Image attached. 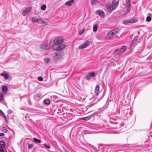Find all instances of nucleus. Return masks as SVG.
<instances>
[{"mask_svg": "<svg viewBox=\"0 0 152 152\" xmlns=\"http://www.w3.org/2000/svg\"><path fill=\"white\" fill-rule=\"evenodd\" d=\"M8 113L9 114H10L12 113V111L11 110H9L8 111Z\"/></svg>", "mask_w": 152, "mask_h": 152, "instance_id": "40", "label": "nucleus"}, {"mask_svg": "<svg viewBox=\"0 0 152 152\" xmlns=\"http://www.w3.org/2000/svg\"><path fill=\"white\" fill-rule=\"evenodd\" d=\"M44 61L45 63L48 64L50 62V58L46 57L44 59Z\"/></svg>", "mask_w": 152, "mask_h": 152, "instance_id": "20", "label": "nucleus"}, {"mask_svg": "<svg viewBox=\"0 0 152 152\" xmlns=\"http://www.w3.org/2000/svg\"><path fill=\"white\" fill-rule=\"evenodd\" d=\"M37 23L44 25L46 24V22L43 19L40 18H38V21Z\"/></svg>", "mask_w": 152, "mask_h": 152, "instance_id": "11", "label": "nucleus"}, {"mask_svg": "<svg viewBox=\"0 0 152 152\" xmlns=\"http://www.w3.org/2000/svg\"><path fill=\"white\" fill-rule=\"evenodd\" d=\"M32 8L31 7H29L25 9L23 11L22 14L23 16L27 15L31 10Z\"/></svg>", "mask_w": 152, "mask_h": 152, "instance_id": "6", "label": "nucleus"}, {"mask_svg": "<svg viewBox=\"0 0 152 152\" xmlns=\"http://www.w3.org/2000/svg\"><path fill=\"white\" fill-rule=\"evenodd\" d=\"M44 103L45 104L48 105L50 103V101L49 99H46L44 101Z\"/></svg>", "mask_w": 152, "mask_h": 152, "instance_id": "23", "label": "nucleus"}, {"mask_svg": "<svg viewBox=\"0 0 152 152\" xmlns=\"http://www.w3.org/2000/svg\"><path fill=\"white\" fill-rule=\"evenodd\" d=\"M7 87L6 86H3L2 87V90L4 93L6 94L7 92Z\"/></svg>", "mask_w": 152, "mask_h": 152, "instance_id": "15", "label": "nucleus"}, {"mask_svg": "<svg viewBox=\"0 0 152 152\" xmlns=\"http://www.w3.org/2000/svg\"><path fill=\"white\" fill-rule=\"evenodd\" d=\"M34 141L37 143H40L41 142V141L37 139L36 138H33Z\"/></svg>", "mask_w": 152, "mask_h": 152, "instance_id": "25", "label": "nucleus"}, {"mask_svg": "<svg viewBox=\"0 0 152 152\" xmlns=\"http://www.w3.org/2000/svg\"><path fill=\"white\" fill-rule=\"evenodd\" d=\"M114 53L115 55H118L119 54H121V53H120V52L119 51V50L118 49H115L114 51Z\"/></svg>", "mask_w": 152, "mask_h": 152, "instance_id": "28", "label": "nucleus"}, {"mask_svg": "<svg viewBox=\"0 0 152 152\" xmlns=\"http://www.w3.org/2000/svg\"><path fill=\"white\" fill-rule=\"evenodd\" d=\"M42 95L40 94H37L34 96V98L35 99H37L38 98H39Z\"/></svg>", "mask_w": 152, "mask_h": 152, "instance_id": "21", "label": "nucleus"}, {"mask_svg": "<svg viewBox=\"0 0 152 152\" xmlns=\"http://www.w3.org/2000/svg\"><path fill=\"white\" fill-rule=\"evenodd\" d=\"M34 146L33 144H29L28 145V148L29 149L31 148Z\"/></svg>", "mask_w": 152, "mask_h": 152, "instance_id": "35", "label": "nucleus"}, {"mask_svg": "<svg viewBox=\"0 0 152 152\" xmlns=\"http://www.w3.org/2000/svg\"><path fill=\"white\" fill-rule=\"evenodd\" d=\"M1 75L4 76L5 79L7 80V79L9 77V75L7 73H6L5 72H3L1 73Z\"/></svg>", "mask_w": 152, "mask_h": 152, "instance_id": "12", "label": "nucleus"}, {"mask_svg": "<svg viewBox=\"0 0 152 152\" xmlns=\"http://www.w3.org/2000/svg\"><path fill=\"white\" fill-rule=\"evenodd\" d=\"M3 113L2 111L0 110V114H3Z\"/></svg>", "mask_w": 152, "mask_h": 152, "instance_id": "41", "label": "nucleus"}, {"mask_svg": "<svg viewBox=\"0 0 152 152\" xmlns=\"http://www.w3.org/2000/svg\"><path fill=\"white\" fill-rule=\"evenodd\" d=\"M43 145L47 149H50V146L49 145L47 144L46 143H45Z\"/></svg>", "mask_w": 152, "mask_h": 152, "instance_id": "26", "label": "nucleus"}, {"mask_svg": "<svg viewBox=\"0 0 152 152\" xmlns=\"http://www.w3.org/2000/svg\"><path fill=\"white\" fill-rule=\"evenodd\" d=\"M38 80L40 81H42L43 80V78L42 77H38Z\"/></svg>", "mask_w": 152, "mask_h": 152, "instance_id": "37", "label": "nucleus"}, {"mask_svg": "<svg viewBox=\"0 0 152 152\" xmlns=\"http://www.w3.org/2000/svg\"><path fill=\"white\" fill-rule=\"evenodd\" d=\"M90 42L88 40H86L84 43L80 45L79 47V49H82L86 48L89 45Z\"/></svg>", "mask_w": 152, "mask_h": 152, "instance_id": "5", "label": "nucleus"}, {"mask_svg": "<svg viewBox=\"0 0 152 152\" xmlns=\"http://www.w3.org/2000/svg\"><path fill=\"white\" fill-rule=\"evenodd\" d=\"M38 18L37 17H34L32 18L31 20L34 22H37L38 21Z\"/></svg>", "mask_w": 152, "mask_h": 152, "instance_id": "18", "label": "nucleus"}, {"mask_svg": "<svg viewBox=\"0 0 152 152\" xmlns=\"http://www.w3.org/2000/svg\"><path fill=\"white\" fill-rule=\"evenodd\" d=\"M119 0H113L112 4L108 6L107 10L109 12H111L115 9L117 7Z\"/></svg>", "mask_w": 152, "mask_h": 152, "instance_id": "2", "label": "nucleus"}, {"mask_svg": "<svg viewBox=\"0 0 152 152\" xmlns=\"http://www.w3.org/2000/svg\"><path fill=\"white\" fill-rule=\"evenodd\" d=\"M118 31V28L114 29L110 31L107 34V38L108 39L112 38Z\"/></svg>", "mask_w": 152, "mask_h": 152, "instance_id": "3", "label": "nucleus"}, {"mask_svg": "<svg viewBox=\"0 0 152 152\" xmlns=\"http://www.w3.org/2000/svg\"><path fill=\"white\" fill-rule=\"evenodd\" d=\"M95 76L94 72H91L88 74L86 76V78L87 80L90 79L91 77H94Z\"/></svg>", "mask_w": 152, "mask_h": 152, "instance_id": "7", "label": "nucleus"}, {"mask_svg": "<svg viewBox=\"0 0 152 152\" xmlns=\"http://www.w3.org/2000/svg\"><path fill=\"white\" fill-rule=\"evenodd\" d=\"M98 28V25L97 24H95L93 26V31L94 32H96L97 31Z\"/></svg>", "mask_w": 152, "mask_h": 152, "instance_id": "16", "label": "nucleus"}, {"mask_svg": "<svg viewBox=\"0 0 152 152\" xmlns=\"http://www.w3.org/2000/svg\"><path fill=\"white\" fill-rule=\"evenodd\" d=\"M46 8V6L45 5H43L41 7V9L42 10H45Z\"/></svg>", "mask_w": 152, "mask_h": 152, "instance_id": "31", "label": "nucleus"}, {"mask_svg": "<svg viewBox=\"0 0 152 152\" xmlns=\"http://www.w3.org/2000/svg\"><path fill=\"white\" fill-rule=\"evenodd\" d=\"M85 31V28H83L79 32V34L80 35L82 34L83 33V32H84Z\"/></svg>", "mask_w": 152, "mask_h": 152, "instance_id": "30", "label": "nucleus"}, {"mask_svg": "<svg viewBox=\"0 0 152 152\" xmlns=\"http://www.w3.org/2000/svg\"><path fill=\"white\" fill-rule=\"evenodd\" d=\"M151 20V18L150 16H147L146 18V20L147 22H150Z\"/></svg>", "mask_w": 152, "mask_h": 152, "instance_id": "32", "label": "nucleus"}, {"mask_svg": "<svg viewBox=\"0 0 152 152\" xmlns=\"http://www.w3.org/2000/svg\"><path fill=\"white\" fill-rule=\"evenodd\" d=\"M4 99L3 95L1 92H0V101H3Z\"/></svg>", "mask_w": 152, "mask_h": 152, "instance_id": "27", "label": "nucleus"}, {"mask_svg": "<svg viewBox=\"0 0 152 152\" xmlns=\"http://www.w3.org/2000/svg\"><path fill=\"white\" fill-rule=\"evenodd\" d=\"M60 55L56 53L55 55L54 56V59L56 60H58L60 58Z\"/></svg>", "mask_w": 152, "mask_h": 152, "instance_id": "19", "label": "nucleus"}, {"mask_svg": "<svg viewBox=\"0 0 152 152\" xmlns=\"http://www.w3.org/2000/svg\"><path fill=\"white\" fill-rule=\"evenodd\" d=\"M4 133H0V136H4Z\"/></svg>", "mask_w": 152, "mask_h": 152, "instance_id": "39", "label": "nucleus"}, {"mask_svg": "<svg viewBox=\"0 0 152 152\" xmlns=\"http://www.w3.org/2000/svg\"><path fill=\"white\" fill-rule=\"evenodd\" d=\"M2 115V116L5 118V119H6V120L7 119V118H6V116L4 115Z\"/></svg>", "mask_w": 152, "mask_h": 152, "instance_id": "42", "label": "nucleus"}, {"mask_svg": "<svg viewBox=\"0 0 152 152\" xmlns=\"http://www.w3.org/2000/svg\"><path fill=\"white\" fill-rule=\"evenodd\" d=\"M2 131L3 132L5 133H6L7 132V129L5 127H3L2 128Z\"/></svg>", "mask_w": 152, "mask_h": 152, "instance_id": "33", "label": "nucleus"}, {"mask_svg": "<svg viewBox=\"0 0 152 152\" xmlns=\"http://www.w3.org/2000/svg\"><path fill=\"white\" fill-rule=\"evenodd\" d=\"M99 85H97L96 86V87H95V93L97 94H98L99 91Z\"/></svg>", "mask_w": 152, "mask_h": 152, "instance_id": "17", "label": "nucleus"}, {"mask_svg": "<svg viewBox=\"0 0 152 152\" xmlns=\"http://www.w3.org/2000/svg\"><path fill=\"white\" fill-rule=\"evenodd\" d=\"M138 38V36H137L135 37L134 39V40H133L132 41V42L131 43H132L134 41H135L136 39H137Z\"/></svg>", "mask_w": 152, "mask_h": 152, "instance_id": "36", "label": "nucleus"}, {"mask_svg": "<svg viewBox=\"0 0 152 152\" xmlns=\"http://www.w3.org/2000/svg\"><path fill=\"white\" fill-rule=\"evenodd\" d=\"M138 21V20L137 19H129L126 20L125 21V22L127 23H136Z\"/></svg>", "mask_w": 152, "mask_h": 152, "instance_id": "8", "label": "nucleus"}, {"mask_svg": "<svg viewBox=\"0 0 152 152\" xmlns=\"http://www.w3.org/2000/svg\"><path fill=\"white\" fill-rule=\"evenodd\" d=\"M91 118V115H90L88 116L82 118V119L85 121H87L90 119Z\"/></svg>", "mask_w": 152, "mask_h": 152, "instance_id": "22", "label": "nucleus"}, {"mask_svg": "<svg viewBox=\"0 0 152 152\" xmlns=\"http://www.w3.org/2000/svg\"><path fill=\"white\" fill-rule=\"evenodd\" d=\"M74 2V0H70L65 3V5L66 6H71L73 4Z\"/></svg>", "mask_w": 152, "mask_h": 152, "instance_id": "10", "label": "nucleus"}, {"mask_svg": "<svg viewBox=\"0 0 152 152\" xmlns=\"http://www.w3.org/2000/svg\"><path fill=\"white\" fill-rule=\"evenodd\" d=\"M29 2H32L34 0H28Z\"/></svg>", "mask_w": 152, "mask_h": 152, "instance_id": "43", "label": "nucleus"}, {"mask_svg": "<svg viewBox=\"0 0 152 152\" xmlns=\"http://www.w3.org/2000/svg\"><path fill=\"white\" fill-rule=\"evenodd\" d=\"M96 12L101 17L103 18L104 17L105 13L102 10H97Z\"/></svg>", "mask_w": 152, "mask_h": 152, "instance_id": "9", "label": "nucleus"}, {"mask_svg": "<svg viewBox=\"0 0 152 152\" xmlns=\"http://www.w3.org/2000/svg\"><path fill=\"white\" fill-rule=\"evenodd\" d=\"M98 1V0H91V4L92 5H94L96 4Z\"/></svg>", "mask_w": 152, "mask_h": 152, "instance_id": "24", "label": "nucleus"}, {"mask_svg": "<svg viewBox=\"0 0 152 152\" xmlns=\"http://www.w3.org/2000/svg\"><path fill=\"white\" fill-rule=\"evenodd\" d=\"M64 39L61 37L58 36L53 40L52 49L56 51H60L66 47V44L64 42Z\"/></svg>", "mask_w": 152, "mask_h": 152, "instance_id": "1", "label": "nucleus"}, {"mask_svg": "<svg viewBox=\"0 0 152 152\" xmlns=\"http://www.w3.org/2000/svg\"><path fill=\"white\" fill-rule=\"evenodd\" d=\"M65 152H69L67 150L65 151Z\"/></svg>", "mask_w": 152, "mask_h": 152, "instance_id": "44", "label": "nucleus"}, {"mask_svg": "<svg viewBox=\"0 0 152 152\" xmlns=\"http://www.w3.org/2000/svg\"><path fill=\"white\" fill-rule=\"evenodd\" d=\"M50 46L49 43L46 42L43 43L40 46V48L45 50H49L50 48Z\"/></svg>", "mask_w": 152, "mask_h": 152, "instance_id": "4", "label": "nucleus"}, {"mask_svg": "<svg viewBox=\"0 0 152 152\" xmlns=\"http://www.w3.org/2000/svg\"><path fill=\"white\" fill-rule=\"evenodd\" d=\"M126 47L125 46H123L122 48L120 49H118L119 51L120 52V53H122L125 51L126 49Z\"/></svg>", "mask_w": 152, "mask_h": 152, "instance_id": "14", "label": "nucleus"}, {"mask_svg": "<svg viewBox=\"0 0 152 152\" xmlns=\"http://www.w3.org/2000/svg\"><path fill=\"white\" fill-rule=\"evenodd\" d=\"M5 142L4 141L2 140L0 141V145L1 146H3V147H4Z\"/></svg>", "mask_w": 152, "mask_h": 152, "instance_id": "29", "label": "nucleus"}, {"mask_svg": "<svg viewBox=\"0 0 152 152\" xmlns=\"http://www.w3.org/2000/svg\"><path fill=\"white\" fill-rule=\"evenodd\" d=\"M0 152H4L3 146H1V145H0Z\"/></svg>", "mask_w": 152, "mask_h": 152, "instance_id": "34", "label": "nucleus"}, {"mask_svg": "<svg viewBox=\"0 0 152 152\" xmlns=\"http://www.w3.org/2000/svg\"><path fill=\"white\" fill-rule=\"evenodd\" d=\"M126 8L127 10V11L129 12L131 10V5L130 3H126Z\"/></svg>", "mask_w": 152, "mask_h": 152, "instance_id": "13", "label": "nucleus"}, {"mask_svg": "<svg viewBox=\"0 0 152 152\" xmlns=\"http://www.w3.org/2000/svg\"><path fill=\"white\" fill-rule=\"evenodd\" d=\"M131 0H126V3H130Z\"/></svg>", "mask_w": 152, "mask_h": 152, "instance_id": "38", "label": "nucleus"}, {"mask_svg": "<svg viewBox=\"0 0 152 152\" xmlns=\"http://www.w3.org/2000/svg\"><path fill=\"white\" fill-rule=\"evenodd\" d=\"M148 15H151V13H149V14H148Z\"/></svg>", "mask_w": 152, "mask_h": 152, "instance_id": "45", "label": "nucleus"}]
</instances>
